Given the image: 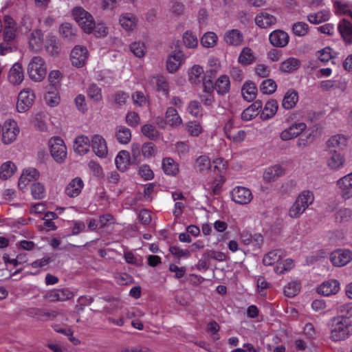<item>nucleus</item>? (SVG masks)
I'll list each match as a JSON object with an SVG mask.
<instances>
[{"label": "nucleus", "instance_id": "obj_1", "mask_svg": "<svg viewBox=\"0 0 352 352\" xmlns=\"http://www.w3.org/2000/svg\"><path fill=\"white\" fill-rule=\"evenodd\" d=\"M286 256L285 252L281 249L274 250L266 254L263 262L265 265H276L274 271L276 274H282L291 270L294 266V261L291 258H284Z\"/></svg>", "mask_w": 352, "mask_h": 352}, {"label": "nucleus", "instance_id": "obj_2", "mask_svg": "<svg viewBox=\"0 0 352 352\" xmlns=\"http://www.w3.org/2000/svg\"><path fill=\"white\" fill-rule=\"evenodd\" d=\"M329 326L330 339L333 342L344 340L351 335V322L347 317H334L329 322Z\"/></svg>", "mask_w": 352, "mask_h": 352}, {"label": "nucleus", "instance_id": "obj_3", "mask_svg": "<svg viewBox=\"0 0 352 352\" xmlns=\"http://www.w3.org/2000/svg\"><path fill=\"white\" fill-rule=\"evenodd\" d=\"M47 67L43 58L33 56L27 65V74L29 78L34 82H42L46 77Z\"/></svg>", "mask_w": 352, "mask_h": 352}, {"label": "nucleus", "instance_id": "obj_4", "mask_svg": "<svg viewBox=\"0 0 352 352\" xmlns=\"http://www.w3.org/2000/svg\"><path fill=\"white\" fill-rule=\"evenodd\" d=\"M74 18L78 25L86 34H91L95 27L93 16L81 7H76L72 11Z\"/></svg>", "mask_w": 352, "mask_h": 352}, {"label": "nucleus", "instance_id": "obj_5", "mask_svg": "<svg viewBox=\"0 0 352 352\" xmlns=\"http://www.w3.org/2000/svg\"><path fill=\"white\" fill-rule=\"evenodd\" d=\"M48 146L51 156L58 164L65 162L67 151L63 140L59 137H52L49 140Z\"/></svg>", "mask_w": 352, "mask_h": 352}, {"label": "nucleus", "instance_id": "obj_6", "mask_svg": "<svg viewBox=\"0 0 352 352\" xmlns=\"http://www.w3.org/2000/svg\"><path fill=\"white\" fill-rule=\"evenodd\" d=\"M188 80L192 85L199 86L204 84V91L206 93H210L212 91V87L208 86L206 83H204L206 78L204 68L198 65L195 64L189 67L187 70Z\"/></svg>", "mask_w": 352, "mask_h": 352}, {"label": "nucleus", "instance_id": "obj_7", "mask_svg": "<svg viewBox=\"0 0 352 352\" xmlns=\"http://www.w3.org/2000/svg\"><path fill=\"white\" fill-rule=\"evenodd\" d=\"M1 132L2 142L5 144H10L16 140L20 129L14 120L8 119L1 126Z\"/></svg>", "mask_w": 352, "mask_h": 352}, {"label": "nucleus", "instance_id": "obj_8", "mask_svg": "<svg viewBox=\"0 0 352 352\" xmlns=\"http://www.w3.org/2000/svg\"><path fill=\"white\" fill-rule=\"evenodd\" d=\"M89 52L87 47L81 45H75L69 53V60L72 66L76 68L84 67L89 59Z\"/></svg>", "mask_w": 352, "mask_h": 352}, {"label": "nucleus", "instance_id": "obj_9", "mask_svg": "<svg viewBox=\"0 0 352 352\" xmlns=\"http://www.w3.org/2000/svg\"><path fill=\"white\" fill-rule=\"evenodd\" d=\"M36 98L34 91L30 88L22 89L18 95L16 110L23 113L28 111L33 105Z\"/></svg>", "mask_w": 352, "mask_h": 352}, {"label": "nucleus", "instance_id": "obj_10", "mask_svg": "<svg viewBox=\"0 0 352 352\" xmlns=\"http://www.w3.org/2000/svg\"><path fill=\"white\" fill-rule=\"evenodd\" d=\"M91 150L100 159L109 157V148L106 140L100 135L95 134L91 136Z\"/></svg>", "mask_w": 352, "mask_h": 352}, {"label": "nucleus", "instance_id": "obj_11", "mask_svg": "<svg viewBox=\"0 0 352 352\" xmlns=\"http://www.w3.org/2000/svg\"><path fill=\"white\" fill-rule=\"evenodd\" d=\"M186 57L181 50L170 53L166 61V67L169 73L176 72L186 61Z\"/></svg>", "mask_w": 352, "mask_h": 352}, {"label": "nucleus", "instance_id": "obj_12", "mask_svg": "<svg viewBox=\"0 0 352 352\" xmlns=\"http://www.w3.org/2000/svg\"><path fill=\"white\" fill-rule=\"evenodd\" d=\"M233 201L240 205H246L253 199L252 191L244 186H236L230 192Z\"/></svg>", "mask_w": 352, "mask_h": 352}, {"label": "nucleus", "instance_id": "obj_13", "mask_svg": "<svg viewBox=\"0 0 352 352\" xmlns=\"http://www.w3.org/2000/svg\"><path fill=\"white\" fill-rule=\"evenodd\" d=\"M306 129L307 124L305 122H296L281 131L280 138L283 141L294 140L298 137Z\"/></svg>", "mask_w": 352, "mask_h": 352}, {"label": "nucleus", "instance_id": "obj_14", "mask_svg": "<svg viewBox=\"0 0 352 352\" xmlns=\"http://www.w3.org/2000/svg\"><path fill=\"white\" fill-rule=\"evenodd\" d=\"M336 186L344 201L352 199V172L340 178Z\"/></svg>", "mask_w": 352, "mask_h": 352}, {"label": "nucleus", "instance_id": "obj_15", "mask_svg": "<svg viewBox=\"0 0 352 352\" xmlns=\"http://www.w3.org/2000/svg\"><path fill=\"white\" fill-rule=\"evenodd\" d=\"M330 259L336 267L345 266L352 261V251L349 249L335 250L331 253Z\"/></svg>", "mask_w": 352, "mask_h": 352}, {"label": "nucleus", "instance_id": "obj_16", "mask_svg": "<svg viewBox=\"0 0 352 352\" xmlns=\"http://www.w3.org/2000/svg\"><path fill=\"white\" fill-rule=\"evenodd\" d=\"M19 32V28L14 20L10 16H4L3 40L10 42L15 39Z\"/></svg>", "mask_w": 352, "mask_h": 352}, {"label": "nucleus", "instance_id": "obj_17", "mask_svg": "<svg viewBox=\"0 0 352 352\" xmlns=\"http://www.w3.org/2000/svg\"><path fill=\"white\" fill-rule=\"evenodd\" d=\"M325 163L329 169L338 170L344 166L345 158L341 153L330 151L326 157Z\"/></svg>", "mask_w": 352, "mask_h": 352}, {"label": "nucleus", "instance_id": "obj_18", "mask_svg": "<svg viewBox=\"0 0 352 352\" xmlns=\"http://www.w3.org/2000/svg\"><path fill=\"white\" fill-rule=\"evenodd\" d=\"M119 25L127 32H133L138 23V18L131 12H124L121 14L118 18Z\"/></svg>", "mask_w": 352, "mask_h": 352}, {"label": "nucleus", "instance_id": "obj_19", "mask_svg": "<svg viewBox=\"0 0 352 352\" xmlns=\"http://www.w3.org/2000/svg\"><path fill=\"white\" fill-rule=\"evenodd\" d=\"M74 293L69 288L56 289L49 291L45 295L48 301H64L72 298Z\"/></svg>", "mask_w": 352, "mask_h": 352}, {"label": "nucleus", "instance_id": "obj_20", "mask_svg": "<svg viewBox=\"0 0 352 352\" xmlns=\"http://www.w3.org/2000/svg\"><path fill=\"white\" fill-rule=\"evenodd\" d=\"M340 289V283L336 279H329L322 283L317 288V292L329 296L337 294Z\"/></svg>", "mask_w": 352, "mask_h": 352}, {"label": "nucleus", "instance_id": "obj_21", "mask_svg": "<svg viewBox=\"0 0 352 352\" xmlns=\"http://www.w3.org/2000/svg\"><path fill=\"white\" fill-rule=\"evenodd\" d=\"M285 173V168L280 164H275L266 168L263 174V179L265 182H273Z\"/></svg>", "mask_w": 352, "mask_h": 352}, {"label": "nucleus", "instance_id": "obj_22", "mask_svg": "<svg viewBox=\"0 0 352 352\" xmlns=\"http://www.w3.org/2000/svg\"><path fill=\"white\" fill-rule=\"evenodd\" d=\"M91 138L85 135H80L77 136L74 141V150L80 155L87 154L91 148Z\"/></svg>", "mask_w": 352, "mask_h": 352}, {"label": "nucleus", "instance_id": "obj_23", "mask_svg": "<svg viewBox=\"0 0 352 352\" xmlns=\"http://www.w3.org/2000/svg\"><path fill=\"white\" fill-rule=\"evenodd\" d=\"M84 186L83 180L79 177H76L67 184L65 192L69 197H76L81 193Z\"/></svg>", "mask_w": 352, "mask_h": 352}, {"label": "nucleus", "instance_id": "obj_24", "mask_svg": "<svg viewBox=\"0 0 352 352\" xmlns=\"http://www.w3.org/2000/svg\"><path fill=\"white\" fill-rule=\"evenodd\" d=\"M269 40L273 46L283 47L288 44L289 37L287 32L277 30L270 33Z\"/></svg>", "mask_w": 352, "mask_h": 352}, {"label": "nucleus", "instance_id": "obj_25", "mask_svg": "<svg viewBox=\"0 0 352 352\" xmlns=\"http://www.w3.org/2000/svg\"><path fill=\"white\" fill-rule=\"evenodd\" d=\"M8 78L9 82L14 85H20L24 79L23 67L20 63L16 62L13 64L9 70Z\"/></svg>", "mask_w": 352, "mask_h": 352}, {"label": "nucleus", "instance_id": "obj_26", "mask_svg": "<svg viewBox=\"0 0 352 352\" xmlns=\"http://www.w3.org/2000/svg\"><path fill=\"white\" fill-rule=\"evenodd\" d=\"M257 56L250 47H244L241 50L237 62L242 66L252 65L256 60Z\"/></svg>", "mask_w": 352, "mask_h": 352}, {"label": "nucleus", "instance_id": "obj_27", "mask_svg": "<svg viewBox=\"0 0 352 352\" xmlns=\"http://www.w3.org/2000/svg\"><path fill=\"white\" fill-rule=\"evenodd\" d=\"M39 177V172L34 168H25L19 180V186L24 188L30 182Z\"/></svg>", "mask_w": 352, "mask_h": 352}, {"label": "nucleus", "instance_id": "obj_28", "mask_svg": "<svg viewBox=\"0 0 352 352\" xmlns=\"http://www.w3.org/2000/svg\"><path fill=\"white\" fill-rule=\"evenodd\" d=\"M44 46L46 52L52 56H56L60 52V43L54 35L47 36Z\"/></svg>", "mask_w": 352, "mask_h": 352}, {"label": "nucleus", "instance_id": "obj_29", "mask_svg": "<svg viewBox=\"0 0 352 352\" xmlns=\"http://www.w3.org/2000/svg\"><path fill=\"white\" fill-rule=\"evenodd\" d=\"M224 41L231 46H239L243 41V34L237 29L227 31L223 36Z\"/></svg>", "mask_w": 352, "mask_h": 352}, {"label": "nucleus", "instance_id": "obj_30", "mask_svg": "<svg viewBox=\"0 0 352 352\" xmlns=\"http://www.w3.org/2000/svg\"><path fill=\"white\" fill-rule=\"evenodd\" d=\"M28 43L31 50L39 52L43 45L42 32L40 30H34L29 36Z\"/></svg>", "mask_w": 352, "mask_h": 352}, {"label": "nucleus", "instance_id": "obj_31", "mask_svg": "<svg viewBox=\"0 0 352 352\" xmlns=\"http://www.w3.org/2000/svg\"><path fill=\"white\" fill-rule=\"evenodd\" d=\"M115 164L120 171L124 172L126 170L131 164L129 152L126 150L120 151L115 158Z\"/></svg>", "mask_w": 352, "mask_h": 352}, {"label": "nucleus", "instance_id": "obj_32", "mask_svg": "<svg viewBox=\"0 0 352 352\" xmlns=\"http://www.w3.org/2000/svg\"><path fill=\"white\" fill-rule=\"evenodd\" d=\"M241 94L245 100L253 101L257 96V87L256 84L250 80L245 82L241 88Z\"/></svg>", "mask_w": 352, "mask_h": 352}, {"label": "nucleus", "instance_id": "obj_33", "mask_svg": "<svg viewBox=\"0 0 352 352\" xmlns=\"http://www.w3.org/2000/svg\"><path fill=\"white\" fill-rule=\"evenodd\" d=\"M17 166L12 161H6L0 165V179L8 180L16 172Z\"/></svg>", "mask_w": 352, "mask_h": 352}, {"label": "nucleus", "instance_id": "obj_34", "mask_svg": "<svg viewBox=\"0 0 352 352\" xmlns=\"http://www.w3.org/2000/svg\"><path fill=\"white\" fill-rule=\"evenodd\" d=\"M338 28L344 41L347 43H351L352 23L344 19L339 23Z\"/></svg>", "mask_w": 352, "mask_h": 352}, {"label": "nucleus", "instance_id": "obj_35", "mask_svg": "<svg viewBox=\"0 0 352 352\" xmlns=\"http://www.w3.org/2000/svg\"><path fill=\"white\" fill-rule=\"evenodd\" d=\"M47 116L45 112L40 111L32 115V124L39 131L47 130Z\"/></svg>", "mask_w": 352, "mask_h": 352}, {"label": "nucleus", "instance_id": "obj_36", "mask_svg": "<svg viewBox=\"0 0 352 352\" xmlns=\"http://www.w3.org/2000/svg\"><path fill=\"white\" fill-rule=\"evenodd\" d=\"M44 100L50 107H57L60 102V96L58 89L49 88L44 95Z\"/></svg>", "mask_w": 352, "mask_h": 352}, {"label": "nucleus", "instance_id": "obj_37", "mask_svg": "<svg viewBox=\"0 0 352 352\" xmlns=\"http://www.w3.org/2000/svg\"><path fill=\"white\" fill-rule=\"evenodd\" d=\"M276 18L267 12H261L256 15L255 22L261 28H267L276 23Z\"/></svg>", "mask_w": 352, "mask_h": 352}, {"label": "nucleus", "instance_id": "obj_38", "mask_svg": "<svg viewBox=\"0 0 352 352\" xmlns=\"http://www.w3.org/2000/svg\"><path fill=\"white\" fill-rule=\"evenodd\" d=\"M215 89L219 94H227L230 89V78L227 75L220 76L215 82Z\"/></svg>", "mask_w": 352, "mask_h": 352}, {"label": "nucleus", "instance_id": "obj_39", "mask_svg": "<svg viewBox=\"0 0 352 352\" xmlns=\"http://www.w3.org/2000/svg\"><path fill=\"white\" fill-rule=\"evenodd\" d=\"M262 107V102L256 100L250 107L245 109L241 113V118L244 120H250L254 118L258 113V110Z\"/></svg>", "mask_w": 352, "mask_h": 352}, {"label": "nucleus", "instance_id": "obj_40", "mask_svg": "<svg viewBox=\"0 0 352 352\" xmlns=\"http://www.w3.org/2000/svg\"><path fill=\"white\" fill-rule=\"evenodd\" d=\"M166 122L173 127H177L182 124V119L175 109L169 107L166 112Z\"/></svg>", "mask_w": 352, "mask_h": 352}, {"label": "nucleus", "instance_id": "obj_41", "mask_svg": "<svg viewBox=\"0 0 352 352\" xmlns=\"http://www.w3.org/2000/svg\"><path fill=\"white\" fill-rule=\"evenodd\" d=\"M300 62L296 58H289L280 65V70L284 73H291L298 69Z\"/></svg>", "mask_w": 352, "mask_h": 352}, {"label": "nucleus", "instance_id": "obj_42", "mask_svg": "<svg viewBox=\"0 0 352 352\" xmlns=\"http://www.w3.org/2000/svg\"><path fill=\"white\" fill-rule=\"evenodd\" d=\"M278 104L276 100L268 101L262 111L261 118L265 120L272 118L276 114Z\"/></svg>", "mask_w": 352, "mask_h": 352}, {"label": "nucleus", "instance_id": "obj_43", "mask_svg": "<svg viewBox=\"0 0 352 352\" xmlns=\"http://www.w3.org/2000/svg\"><path fill=\"white\" fill-rule=\"evenodd\" d=\"M149 83L158 91H162L165 94L168 91V82L166 78L162 76H153L149 79Z\"/></svg>", "mask_w": 352, "mask_h": 352}, {"label": "nucleus", "instance_id": "obj_44", "mask_svg": "<svg viewBox=\"0 0 352 352\" xmlns=\"http://www.w3.org/2000/svg\"><path fill=\"white\" fill-rule=\"evenodd\" d=\"M310 132L307 135L306 138H300L298 140L297 144L300 147L307 146L316 137L321 133V129L318 126H314L310 129Z\"/></svg>", "mask_w": 352, "mask_h": 352}, {"label": "nucleus", "instance_id": "obj_45", "mask_svg": "<svg viewBox=\"0 0 352 352\" xmlns=\"http://www.w3.org/2000/svg\"><path fill=\"white\" fill-rule=\"evenodd\" d=\"M298 100V93L294 90H289L284 96L282 104L285 109H290L296 105Z\"/></svg>", "mask_w": 352, "mask_h": 352}, {"label": "nucleus", "instance_id": "obj_46", "mask_svg": "<svg viewBox=\"0 0 352 352\" xmlns=\"http://www.w3.org/2000/svg\"><path fill=\"white\" fill-rule=\"evenodd\" d=\"M182 42L188 49H195L199 44L197 35L191 31H186L183 34Z\"/></svg>", "mask_w": 352, "mask_h": 352}, {"label": "nucleus", "instance_id": "obj_47", "mask_svg": "<svg viewBox=\"0 0 352 352\" xmlns=\"http://www.w3.org/2000/svg\"><path fill=\"white\" fill-rule=\"evenodd\" d=\"M330 17V11L324 9L317 13L310 14L307 18L310 23L318 24L327 21Z\"/></svg>", "mask_w": 352, "mask_h": 352}, {"label": "nucleus", "instance_id": "obj_48", "mask_svg": "<svg viewBox=\"0 0 352 352\" xmlns=\"http://www.w3.org/2000/svg\"><path fill=\"white\" fill-rule=\"evenodd\" d=\"M162 168L166 175L175 176L179 172L177 164L172 158H165L163 160Z\"/></svg>", "mask_w": 352, "mask_h": 352}, {"label": "nucleus", "instance_id": "obj_49", "mask_svg": "<svg viewBox=\"0 0 352 352\" xmlns=\"http://www.w3.org/2000/svg\"><path fill=\"white\" fill-rule=\"evenodd\" d=\"M76 29L69 23H63L59 28L60 35L67 40H73L76 34Z\"/></svg>", "mask_w": 352, "mask_h": 352}, {"label": "nucleus", "instance_id": "obj_50", "mask_svg": "<svg viewBox=\"0 0 352 352\" xmlns=\"http://www.w3.org/2000/svg\"><path fill=\"white\" fill-rule=\"evenodd\" d=\"M116 138L122 144H127L131 140V130L125 126H119L118 128Z\"/></svg>", "mask_w": 352, "mask_h": 352}, {"label": "nucleus", "instance_id": "obj_51", "mask_svg": "<svg viewBox=\"0 0 352 352\" xmlns=\"http://www.w3.org/2000/svg\"><path fill=\"white\" fill-rule=\"evenodd\" d=\"M296 201L307 209L314 201V193L310 190H303L298 195Z\"/></svg>", "mask_w": 352, "mask_h": 352}, {"label": "nucleus", "instance_id": "obj_52", "mask_svg": "<svg viewBox=\"0 0 352 352\" xmlns=\"http://www.w3.org/2000/svg\"><path fill=\"white\" fill-rule=\"evenodd\" d=\"M63 79V74L58 69H54L50 72L48 74V82L50 85V88L58 89Z\"/></svg>", "mask_w": 352, "mask_h": 352}, {"label": "nucleus", "instance_id": "obj_53", "mask_svg": "<svg viewBox=\"0 0 352 352\" xmlns=\"http://www.w3.org/2000/svg\"><path fill=\"white\" fill-rule=\"evenodd\" d=\"M186 128L189 135L192 137H198L204 131L201 124L195 120L188 122Z\"/></svg>", "mask_w": 352, "mask_h": 352}, {"label": "nucleus", "instance_id": "obj_54", "mask_svg": "<svg viewBox=\"0 0 352 352\" xmlns=\"http://www.w3.org/2000/svg\"><path fill=\"white\" fill-rule=\"evenodd\" d=\"M218 37L214 32L205 33L201 38V43L204 47H213L217 43Z\"/></svg>", "mask_w": 352, "mask_h": 352}, {"label": "nucleus", "instance_id": "obj_55", "mask_svg": "<svg viewBox=\"0 0 352 352\" xmlns=\"http://www.w3.org/2000/svg\"><path fill=\"white\" fill-rule=\"evenodd\" d=\"M87 96L94 102L101 101L102 100L101 88L96 84H91L87 89Z\"/></svg>", "mask_w": 352, "mask_h": 352}, {"label": "nucleus", "instance_id": "obj_56", "mask_svg": "<svg viewBox=\"0 0 352 352\" xmlns=\"http://www.w3.org/2000/svg\"><path fill=\"white\" fill-rule=\"evenodd\" d=\"M300 291V283L297 280H293L288 283L284 287V294L289 298L295 296Z\"/></svg>", "mask_w": 352, "mask_h": 352}, {"label": "nucleus", "instance_id": "obj_57", "mask_svg": "<svg viewBox=\"0 0 352 352\" xmlns=\"http://www.w3.org/2000/svg\"><path fill=\"white\" fill-rule=\"evenodd\" d=\"M142 133L144 136L151 140H156L160 135V133L156 127L151 124H144L142 127Z\"/></svg>", "mask_w": 352, "mask_h": 352}, {"label": "nucleus", "instance_id": "obj_58", "mask_svg": "<svg viewBox=\"0 0 352 352\" xmlns=\"http://www.w3.org/2000/svg\"><path fill=\"white\" fill-rule=\"evenodd\" d=\"M276 87L275 81L271 78H267L262 82L260 89L264 94H272L276 91Z\"/></svg>", "mask_w": 352, "mask_h": 352}, {"label": "nucleus", "instance_id": "obj_59", "mask_svg": "<svg viewBox=\"0 0 352 352\" xmlns=\"http://www.w3.org/2000/svg\"><path fill=\"white\" fill-rule=\"evenodd\" d=\"M170 252L177 258L187 259L190 256V251L188 249H183L177 245L170 246L169 248Z\"/></svg>", "mask_w": 352, "mask_h": 352}, {"label": "nucleus", "instance_id": "obj_60", "mask_svg": "<svg viewBox=\"0 0 352 352\" xmlns=\"http://www.w3.org/2000/svg\"><path fill=\"white\" fill-rule=\"evenodd\" d=\"M352 217V209L349 208H341L336 214V220L338 222L349 221Z\"/></svg>", "mask_w": 352, "mask_h": 352}, {"label": "nucleus", "instance_id": "obj_61", "mask_svg": "<svg viewBox=\"0 0 352 352\" xmlns=\"http://www.w3.org/2000/svg\"><path fill=\"white\" fill-rule=\"evenodd\" d=\"M346 139L342 135H335L331 136L327 142V146L329 148L338 147L346 144Z\"/></svg>", "mask_w": 352, "mask_h": 352}, {"label": "nucleus", "instance_id": "obj_62", "mask_svg": "<svg viewBox=\"0 0 352 352\" xmlns=\"http://www.w3.org/2000/svg\"><path fill=\"white\" fill-rule=\"evenodd\" d=\"M157 152V147L152 142L144 143L142 146V155L146 159L155 157Z\"/></svg>", "mask_w": 352, "mask_h": 352}, {"label": "nucleus", "instance_id": "obj_63", "mask_svg": "<svg viewBox=\"0 0 352 352\" xmlns=\"http://www.w3.org/2000/svg\"><path fill=\"white\" fill-rule=\"evenodd\" d=\"M130 49L133 54L138 58H142L145 55L146 47L144 43L140 41L133 42L131 44Z\"/></svg>", "mask_w": 352, "mask_h": 352}, {"label": "nucleus", "instance_id": "obj_64", "mask_svg": "<svg viewBox=\"0 0 352 352\" xmlns=\"http://www.w3.org/2000/svg\"><path fill=\"white\" fill-rule=\"evenodd\" d=\"M318 58L323 63H326L333 58V50L330 47H324L318 52Z\"/></svg>", "mask_w": 352, "mask_h": 352}]
</instances>
